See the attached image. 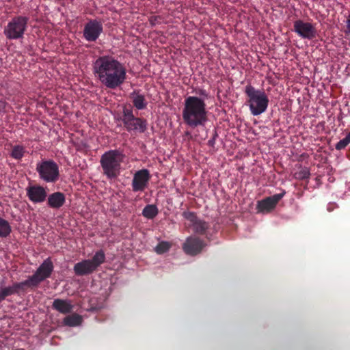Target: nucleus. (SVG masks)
Masks as SVG:
<instances>
[{"label": "nucleus", "instance_id": "9b49d317", "mask_svg": "<svg viewBox=\"0 0 350 350\" xmlns=\"http://www.w3.org/2000/svg\"><path fill=\"white\" fill-rule=\"evenodd\" d=\"M150 178L151 175L147 169H142L135 172L131 184L133 191H144L148 187Z\"/></svg>", "mask_w": 350, "mask_h": 350}, {"label": "nucleus", "instance_id": "423d86ee", "mask_svg": "<svg viewBox=\"0 0 350 350\" xmlns=\"http://www.w3.org/2000/svg\"><path fill=\"white\" fill-rule=\"evenodd\" d=\"M53 264L51 258H47L39 266L34 274L25 281L23 282L21 285L32 287L37 286L40 282L51 276L53 271Z\"/></svg>", "mask_w": 350, "mask_h": 350}, {"label": "nucleus", "instance_id": "20e7f679", "mask_svg": "<svg viewBox=\"0 0 350 350\" xmlns=\"http://www.w3.org/2000/svg\"><path fill=\"white\" fill-rule=\"evenodd\" d=\"M245 93L247 97V105L253 116H259L267 110L269 98L263 90H257L251 85H247L245 86Z\"/></svg>", "mask_w": 350, "mask_h": 350}, {"label": "nucleus", "instance_id": "c756f323", "mask_svg": "<svg viewBox=\"0 0 350 350\" xmlns=\"http://www.w3.org/2000/svg\"><path fill=\"white\" fill-rule=\"evenodd\" d=\"M161 17L159 16H152L149 18V22L152 26L156 25L160 22Z\"/></svg>", "mask_w": 350, "mask_h": 350}, {"label": "nucleus", "instance_id": "ddd939ff", "mask_svg": "<svg viewBox=\"0 0 350 350\" xmlns=\"http://www.w3.org/2000/svg\"><path fill=\"white\" fill-rule=\"evenodd\" d=\"M26 191L28 198L33 203L43 202L47 197L46 189L40 185L29 186Z\"/></svg>", "mask_w": 350, "mask_h": 350}, {"label": "nucleus", "instance_id": "39448f33", "mask_svg": "<svg viewBox=\"0 0 350 350\" xmlns=\"http://www.w3.org/2000/svg\"><path fill=\"white\" fill-rule=\"evenodd\" d=\"M36 171L41 180L55 183L59 176V167L53 160H42L36 164Z\"/></svg>", "mask_w": 350, "mask_h": 350}, {"label": "nucleus", "instance_id": "a878e982", "mask_svg": "<svg viewBox=\"0 0 350 350\" xmlns=\"http://www.w3.org/2000/svg\"><path fill=\"white\" fill-rule=\"evenodd\" d=\"M25 153V148L21 146H15L12 151L11 156L15 159H21Z\"/></svg>", "mask_w": 350, "mask_h": 350}, {"label": "nucleus", "instance_id": "473e14b6", "mask_svg": "<svg viewBox=\"0 0 350 350\" xmlns=\"http://www.w3.org/2000/svg\"><path fill=\"white\" fill-rule=\"evenodd\" d=\"M198 94L200 95V96H204L206 98L208 97V94L206 92V91L205 90H203V89H200L199 91H198Z\"/></svg>", "mask_w": 350, "mask_h": 350}, {"label": "nucleus", "instance_id": "5701e85b", "mask_svg": "<svg viewBox=\"0 0 350 350\" xmlns=\"http://www.w3.org/2000/svg\"><path fill=\"white\" fill-rule=\"evenodd\" d=\"M133 105L137 109H143L146 108V102L145 100V98L142 94H137L133 100Z\"/></svg>", "mask_w": 350, "mask_h": 350}, {"label": "nucleus", "instance_id": "cd10ccee", "mask_svg": "<svg viewBox=\"0 0 350 350\" xmlns=\"http://www.w3.org/2000/svg\"><path fill=\"white\" fill-rule=\"evenodd\" d=\"M183 216L184 217V218L191 221L192 223V225H193L196 223V221L198 220L196 213L193 212L184 211L183 213Z\"/></svg>", "mask_w": 350, "mask_h": 350}, {"label": "nucleus", "instance_id": "412c9836", "mask_svg": "<svg viewBox=\"0 0 350 350\" xmlns=\"http://www.w3.org/2000/svg\"><path fill=\"white\" fill-rule=\"evenodd\" d=\"M12 228L8 221L0 217V237H7L10 235Z\"/></svg>", "mask_w": 350, "mask_h": 350}, {"label": "nucleus", "instance_id": "0eeeda50", "mask_svg": "<svg viewBox=\"0 0 350 350\" xmlns=\"http://www.w3.org/2000/svg\"><path fill=\"white\" fill-rule=\"evenodd\" d=\"M120 120L128 132L135 131L144 133L147 129V121L135 117L131 108L124 107Z\"/></svg>", "mask_w": 350, "mask_h": 350}, {"label": "nucleus", "instance_id": "a211bd4d", "mask_svg": "<svg viewBox=\"0 0 350 350\" xmlns=\"http://www.w3.org/2000/svg\"><path fill=\"white\" fill-rule=\"evenodd\" d=\"M82 317L78 314L73 313L67 315L63 319V324L69 327H75L80 325L82 323Z\"/></svg>", "mask_w": 350, "mask_h": 350}, {"label": "nucleus", "instance_id": "9d476101", "mask_svg": "<svg viewBox=\"0 0 350 350\" xmlns=\"http://www.w3.org/2000/svg\"><path fill=\"white\" fill-rule=\"evenodd\" d=\"M206 246V243L199 237L190 236L183 243V250L186 254L194 256L200 254Z\"/></svg>", "mask_w": 350, "mask_h": 350}, {"label": "nucleus", "instance_id": "4468645a", "mask_svg": "<svg viewBox=\"0 0 350 350\" xmlns=\"http://www.w3.org/2000/svg\"><path fill=\"white\" fill-rule=\"evenodd\" d=\"M66 202L65 195L59 191L50 194L47 198L48 206L54 209L61 208Z\"/></svg>", "mask_w": 350, "mask_h": 350}, {"label": "nucleus", "instance_id": "1a4fd4ad", "mask_svg": "<svg viewBox=\"0 0 350 350\" xmlns=\"http://www.w3.org/2000/svg\"><path fill=\"white\" fill-rule=\"evenodd\" d=\"M293 31L301 38L309 40H313L317 35V31L313 24L301 19L294 22Z\"/></svg>", "mask_w": 350, "mask_h": 350}, {"label": "nucleus", "instance_id": "2f4dec72", "mask_svg": "<svg viewBox=\"0 0 350 350\" xmlns=\"http://www.w3.org/2000/svg\"><path fill=\"white\" fill-rule=\"evenodd\" d=\"M346 33H350V14L348 15L346 21V30L345 31Z\"/></svg>", "mask_w": 350, "mask_h": 350}, {"label": "nucleus", "instance_id": "4be33fe9", "mask_svg": "<svg viewBox=\"0 0 350 350\" xmlns=\"http://www.w3.org/2000/svg\"><path fill=\"white\" fill-rule=\"evenodd\" d=\"M18 286L19 284H16L12 286L0 288V301L4 300L6 297L15 293Z\"/></svg>", "mask_w": 350, "mask_h": 350}, {"label": "nucleus", "instance_id": "c9c22d12", "mask_svg": "<svg viewBox=\"0 0 350 350\" xmlns=\"http://www.w3.org/2000/svg\"><path fill=\"white\" fill-rule=\"evenodd\" d=\"M348 140L349 142H350V132L346 135L345 137Z\"/></svg>", "mask_w": 350, "mask_h": 350}, {"label": "nucleus", "instance_id": "f257e3e1", "mask_svg": "<svg viewBox=\"0 0 350 350\" xmlns=\"http://www.w3.org/2000/svg\"><path fill=\"white\" fill-rule=\"evenodd\" d=\"M94 70L101 83L111 89L121 85L126 79L124 66L110 56L97 59L94 64Z\"/></svg>", "mask_w": 350, "mask_h": 350}, {"label": "nucleus", "instance_id": "dca6fc26", "mask_svg": "<svg viewBox=\"0 0 350 350\" xmlns=\"http://www.w3.org/2000/svg\"><path fill=\"white\" fill-rule=\"evenodd\" d=\"M103 31V23L97 20H89V42L96 40Z\"/></svg>", "mask_w": 350, "mask_h": 350}, {"label": "nucleus", "instance_id": "72a5a7b5", "mask_svg": "<svg viewBox=\"0 0 350 350\" xmlns=\"http://www.w3.org/2000/svg\"><path fill=\"white\" fill-rule=\"evenodd\" d=\"M83 36L88 40V24H85L83 27Z\"/></svg>", "mask_w": 350, "mask_h": 350}, {"label": "nucleus", "instance_id": "2eb2a0df", "mask_svg": "<svg viewBox=\"0 0 350 350\" xmlns=\"http://www.w3.org/2000/svg\"><path fill=\"white\" fill-rule=\"evenodd\" d=\"M52 308L62 314H69L73 309V305L69 299H55Z\"/></svg>", "mask_w": 350, "mask_h": 350}, {"label": "nucleus", "instance_id": "c85d7f7f", "mask_svg": "<svg viewBox=\"0 0 350 350\" xmlns=\"http://www.w3.org/2000/svg\"><path fill=\"white\" fill-rule=\"evenodd\" d=\"M349 144L350 142H349V140L346 137H345L344 139L340 140L336 144L335 148L336 150H340L345 149Z\"/></svg>", "mask_w": 350, "mask_h": 350}, {"label": "nucleus", "instance_id": "bb28decb", "mask_svg": "<svg viewBox=\"0 0 350 350\" xmlns=\"http://www.w3.org/2000/svg\"><path fill=\"white\" fill-rule=\"evenodd\" d=\"M310 173L308 168H302L295 173V178L298 180H305L310 178Z\"/></svg>", "mask_w": 350, "mask_h": 350}, {"label": "nucleus", "instance_id": "7ed1b4c3", "mask_svg": "<svg viewBox=\"0 0 350 350\" xmlns=\"http://www.w3.org/2000/svg\"><path fill=\"white\" fill-rule=\"evenodd\" d=\"M124 157V155L118 150H109L102 155L100 164L107 178L114 179L120 175Z\"/></svg>", "mask_w": 350, "mask_h": 350}, {"label": "nucleus", "instance_id": "e433bc0d", "mask_svg": "<svg viewBox=\"0 0 350 350\" xmlns=\"http://www.w3.org/2000/svg\"><path fill=\"white\" fill-rule=\"evenodd\" d=\"M1 105H2V106H3V107L5 106V103H1Z\"/></svg>", "mask_w": 350, "mask_h": 350}, {"label": "nucleus", "instance_id": "f03ea898", "mask_svg": "<svg viewBox=\"0 0 350 350\" xmlns=\"http://www.w3.org/2000/svg\"><path fill=\"white\" fill-rule=\"evenodd\" d=\"M207 113L204 99L194 96L185 99L182 116L184 122L189 127L204 126L207 122Z\"/></svg>", "mask_w": 350, "mask_h": 350}, {"label": "nucleus", "instance_id": "7c9ffc66", "mask_svg": "<svg viewBox=\"0 0 350 350\" xmlns=\"http://www.w3.org/2000/svg\"><path fill=\"white\" fill-rule=\"evenodd\" d=\"M217 137H218V134H217V131H215L213 134L212 138L208 141V145L211 147H213L215 144V140Z\"/></svg>", "mask_w": 350, "mask_h": 350}, {"label": "nucleus", "instance_id": "f3484780", "mask_svg": "<svg viewBox=\"0 0 350 350\" xmlns=\"http://www.w3.org/2000/svg\"><path fill=\"white\" fill-rule=\"evenodd\" d=\"M105 259V255L103 251H98L92 259L89 260V273L95 270L99 265H100Z\"/></svg>", "mask_w": 350, "mask_h": 350}, {"label": "nucleus", "instance_id": "6ab92c4d", "mask_svg": "<svg viewBox=\"0 0 350 350\" xmlns=\"http://www.w3.org/2000/svg\"><path fill=\"white\" fill-rule=\"evenodd\" d=\"M158 213L159 210L156 205L148 204L144 208L142 215L147 219H152L158 215Z\"/></svg>", "mask_w": 350, "mask_h": 350}, {"label": "nucleus", "instance_id": "f704fd0d", "mask_svg": "<svg viewBox=\"0 0 350 350\" xmlns=\"http://www.w3.org/2000/svg\"><path fill=\"white\" fill-rule=\"evenodd\" d=\"M102 306H98V307H93V306H91L90 308H89V312L90 311H96V310H98V309L101 308Z\"/></svg>", "mask_w": 350, "mask_h": 350}, {"label": "nucleus", "instance_id": "6e6552de", "mask_svg": "<svg viewBox=\"0 0 350 350\" xmlns=\"http://www.w3.org/2000/svg\"><path fill=\"white\" fill-rule=\"evenodd\" d=\"M29 18L26 16L14 17L5 27L3 33L7 38L16 40L23 36Z\"/></svg>", "mask_w": 350, "mask_h": 350}, {"label": "nucleus", "instance_id": "f8f14e48", "mask_svg": "<svg viewBox=\"0 0 350 350\" xmlns=\"http://www.w3.org/2000/svg\"><path fill=\"white\" fill-rule=\"evenodd\" d=\"M286 191L282 190L280 193L274 194L271 196L267 197L260 201H258L256 209L259 213H269L273 211L278 202L285 196Z\"/></svg>", "mask_w": 350, "mask_h": 350}, {"label": "nucleus", "instance_id": "b1692460", "mask_svg": "<svg viewBox=\"0 0 350 350\" xmlns=\"http://www.w3.org/2000/svg\"><path fill=\"white\" fill-rule=\"evenodd\" d=\"M74 270L77 275H84L88 273V260H85L75 265Z\"/></svg>", "mask_w": 350, "mask_h": 350}, {"label": "nucleus", "instance_id": "393cba45", "mask_svg": "<svg viewBox=\"0 0 350 350\" xmlns=\"http://www.w3.org/2000/svg\"><path fill=\"white\" fill-rule=\"evenodd\" d=\"M172 244L167 241H161L155 247L154 251L158 254H163L170 249Z\"/></svg>", "mask_w": 350, "mask_h": 350}, {"label": "nucleus", "instance_id": "aec40b11", "mask_svg": "<svg viewBox=\"0 0 350 350\" xmlns=\"http://www.w3.org/2000/svg\"><path fill=\"white\" fill-rule=\"evenodd\" d=\"M209 224L203 221L198 219L196 223L193 225V231L199 234H204L206 230L208 229Z\"/></svg>", "mask_w": 350, "mask_h": 350}]
</instances>
